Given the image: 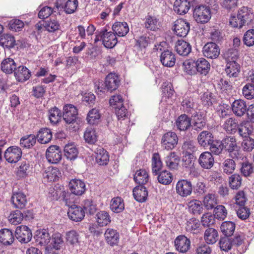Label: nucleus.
Returning <instances> with one entry per match:
<instances>
[{
	"mask_svg": "<svg viewBox=\"0 0 254 254\" xmlns=\"http://www.w3.org/2000/svg\"><path fill=\"white\" fill-rule=\"evenodd\" d=\"M176 251L181 253H186L190 249V241L185 235H179L174 240Z\"/></svg>",
	"mask_w": 254,
	"mask_h": 254,
	"instance_id": "8",
	"label": "nucleus"
},
{
	"mask_svg": "<svg viewBox=\"0 0 254 254\" xmlns=\"http://www.w3.org/2000/svg\"><path fill=\"white\" fill-rule=\"evenodd\" d=\"M111 217L108 212L101 211L96 214V220L99 226L103 227L107 225L111 222Z\"/></svg>",
	"mask_w": 254,
	"mask_h": 254,
	"instance_id": "52",
	"label": "nucleus"
},
{
	"mask_svg": "<svg viewBox=\"0 0 254 254\" xmlns=\"http://www.w3.org/2000/svg\"><path fill=\"white\" fill-rule=\"evenodd\" d=\"M202 52L207 58L216 59L220 54V48L214 42H208L203 46Z\"/></svg>",
	"mask_w": 254,
	"mask_h": 254,
	"instance_id": "10",
	"label": "nucleus"
},
{
	"mask_svg": "<svg viewBox=\"0 0 254 254\" xmlns=\"http://www.w3.org/2000/svg\"><path fill=\"white\" fill-rule=\"evenodd\" d=\"M97 163L99 165H106L109 160L108 152L102 147H98L95 151Z\"/></svg>",
	"mask_w": 254,
	"mask_h": 254,
	"instance_id": "33",
	"label": "nucleus"
},
{
	"mask_svg": "<svg viewBox=\"0 0 254 254\" xmlns=\"http://www.w3.org/2000/svg\"><path fill=\"white\" fill-rule=\"evenodd\" d=\"M236 162L233 159H225L222 163V168L224 173L232 174L236 169Z\"/></svg>",
	"mask_w": 254,
	"mask_h": 254,
	"instance_id": "53",
	"label": "nucleus"
},
{
	"mask_svg": "<svg viewBox=\"0 0 254 254\" xmlns=\"http://www.w3.org/2000/svg\"><path fill=\"white\" fill-rule=\"evenodd\" d=\"M191 119L186 114L179 116L176 120V126L179 130L185 131L191 127Z\"/></svg>",
	"mask_w": 254,
	"mask_h": 254,
	"instance_id": "21",
	"label": "nucleus"
},
{
	"mask_svg": "<svg viewBox=\"0 0 254 254\" xmlns=\"http://www.w3.org/2000/svg\"><path fill=\"white\" fill-rule=\"evenodd\" d=\"M43 27L49 32H54L59 29L60 24L55 19H52L49 17H46L43 19Z\"/></svg>",
	"mask_w": 254,
	"mask_h": 254,
	"instance_id": "49",
	"label": "nucleus"
},
{
	"mask_svg": "<svg viewBox=\"0 0 254 254\" xmlns=\"http://www.w3.org/2000/svg\"><path fill=\"white\" fill-rule=\"evenodd\" d=\"M34 238L36 243L41 246L47 245L51 240V236L48 230L45 229L37 231Z\"/></svg>",
	"mask_w": 254,
	"mask_h": 254,
	"instance_id": "25",
	"label": "nucleus"
},
{
	"mask_svg": "<svg viewBox=\"0 0 254 254\" xmlns=\"http://www.w3.org/2000/svg\"><path fill=\"white\" fill-rule=\"evenodd\" d=\"M237 130L239 135L243 137H248L253 131V126L250 123L241 124Z\"/></svg>",
	"mask_w": 254,
	"mask_h": 254,
	"instance_id": "50",
	"label": "nucleus"
},
{
	"mask_svg": "<svg viewBox=\"0 0 254 254\" xmlns=\"http://www.w3.org/2000/svg\"><path fill=\"white\" fill-rule=\"evenodd\" d=\"M225 71L230 77H236L238 76L240 72V64L236 61H231L228 62L225 68Z\"/></svg>",
	"mask_w": 254,
	"mask_h": 254,
	"instance_id": "34",
	"label": "nucleus"
},
{
	"mask_svg": "<svg viewBox=\"0 0 254 254\" xmlns=\"http://www.w3.org/2000/svg\"><path fill=\"white\" fill-rule=\"evenodd\" d=\"M84 138L88 143L94 144L97 140V135L95 130L91 127L87 128L84 132Z\"/></svg>",
	"mask_w": 254,
	"mask_h": 254,
	"instance_id": "57",
	"label": "nucleus"
},
{
	"mask_svg": "<svg viewBox=\"0 0 254 254\" xmlns=\"http://www.w3.org/2000/svg\"><path fill=\"white\" fill-rule=\"evenodd\" d=\"M113 31L119 36H126L129 31L128 25L126 22H116L112 27Z\"/></svg>",
	"mask_w": 254,
	"mask_h": 254,
	"instance_id": "39",
	"label": "nucleus"
},
{
	"mask_svg": "<svg viewBox=\"0 0 254 254\" xmlns=\"http://www.w3.org/2000/svg\"><path fill=\"white\" fill-rule=\"evenodd\" d=\"M161 21L159 18L156 17H148L146 19L144 25L145 27L150 30H155L159 28Z\"/></svg>",
	"mask_w": 254,
	"mask_h": 254,
	"instance_id": "60",
	"label": "nucleus"
},
{
	"mask_svg": "<svg viewBox=\"0 0 254 254\" xmlns=\"http://www.w3.org/2000/svg\"><path fill=\"white\" fill-rule=\"evenodd\" d=\"M62 115L63 119L66 124H73L77 119V109L72 104L65 105L64 106Z\"/></svg>",
	"mask_w": 254,
	"mask_h": 254,
	"instance_id": "2",
	"label": "nucleus"
},
{
	"mask_svg": "<svg viewBox=\"0 0 254 254\" xmlns=\"http://www.w3.org/2000/svg\"><path fill=\"white\" fill-rule=\"evenodd\" d=\"M120 85L119 77L115 73H109L105 80L104 84L100 86L98 85V92H105L106 91L112 92L115 91Z\"/></svg>",
	"mask_w": 254,
	"mask_h": 254,
	"instance_id": "1",
	"label": "nucleus"
},
{
	"mask_svg": "<svg viewBox=\"0 0 254 254\" xmlns=\"http://www.w3.org/2000/svg\"><path fill=\"white\" fill-rule=\"evenodd\" d=\"M180 162V158L175 152H170L165 158V163L167 168L171 170H177Z\"/></svg>",
	"mask_w": 254,
	"mask_h": 254,
	"instance_id": "32",
	"label": "nucleus"
},
{
	"mask_svg": "<svg viewBox=\"0 0 254 254\" xmlns=\"http://www.w3.org/2000/svg\"><path fill=\"white\" fill-rule=\"evenodd\" d=\"M218 9V4H214L210 8L209 6L204 5L196 6L193 10V16H209L217 14Z\"/></svg>",
	"mask_w": 254,
	"mask_h": 254,
	"instance_id": "11",
	"label": "nucleus"
},
{
	"mask_svg": "<svg viewBox=\"0 0 254 254\" xmlns=\"http://www.w3.org/2000/svg\"><path fill=\"white\" fill-rule=\"evenodd\" d=\"M104 235L107 243L109 245L113 247L118 244L120 236L117 230L108 229Z\"/></svg>",
	"mask_w": 254,
	"mask_h": 254,
	"instance_id": "30",
	"label": "nucleus"
},
{
	"mask_svg": "<svg viewBox=\"0 0 254 254\" xmlns=\"http://www.w3.org/2000/svg\"><path fill=\"white\" fill-rule=\"evenodd\" d=\"M16 41L13 35L10 34H3L0 36V45L3 48L10 49L15 45Z\"/></svg>",
	"mask_w": 254,
	"mask_h": 254,
	"instance_id": "38",
	"label": "nucleus"
},
{
	"mask_svg": "<svg viewBox=\"0 0 254 254\" xmlns=\"http://www.w3.org/2000/svg\"><path fill=\"white\" fill-rule=\"evenodd\" d=\"M185 71L189 75L196 74L195 62L192 60H188L183 63Z\"/></svg>",
	"mask_w": 254,
	"mask_h": 254,
	"instance_id": "61",
	"label": "nucleus"
},
{
	"mask_svg": "<svg viewBox=\"0 0 254 254\" xmlns=\"http://www.w3.org/2000/svg\"><path fill=\"white\" fill-rule=\"evenodd\" d=\"M64 153L67 159L74 160L78 156V151L74 144H68L64 146Z\"/></svg>",
	"mask_w": 254,
	"mask_h": 254,
	"instance_id": "41",
	"label": "nucleus"
},
{
	"mask_svg": "<svg viewBox=\"0 0 254 254\" xmlns=\"http://www.w3.org/2000/svg\"><path fill=\"white\" fill-rule=\"evenodd\" d=\"M13 232L10 229L4 228L0 230V243L5 246L11 245L14 241Z\"/></svg>",
	"mask_w": 254,
	"mask_h": 254,
	"instance_id": "23",
	"label": "nucleus"
},
{
	"mask_svg": "<svg viewBox=\"0 0 254 254\" xmlns=\"http://www.w3.org/2000/svg\"><path fill=\"white\" fill-rule=\"evenodd\" d=\"M183 153L184 154H193L197 150L194 142L188 140L184 142L182 145Z\"/></svg>",
	"mask_w": 254,
	"mask_h": 254,
	"instance_id": "58",
	"label": "nucleus"
},
{
	"mask_svg": "<svg viewBox=\"0 0 254 254\" xmlns=\"http://www.w3.org/2000/svg\"><path fill=\"white\" fill-rule=\"evenodd\" d=\"M133 179L135 183L139 185L146 184L149 180V176L144 169L137 170L134 175Z\"/></svg>",
	"mask_w": 254,
	"mask_h": 254,
	"instance_id": "43",
	"label": "nucleus"
},
{
	"mask_svg": "<svg viewBox=\"0 0 254 254\" xmlns=\"http://www.w3.org/2000/svg\"><path fill=\"white\" fill-rule=\"evenodd\" d=\"M133 195L136 201L142 202L146 200L148 191L146 188L143 185H139L133 189Z\"/></svg>",
	"mask_w": 254,
	"mask_h": 254,
	"instance_id": "28",
	"label": "nucleus"
},
{
	"mask_svg": "<svg viewBox=\"0 0 254 254\" xmlns=\"http://www.w3.org/2000/svg\"><path fill=\"white\" fill-rule=\"evenodd\" d=\"M69 188L71 192L77 195H82L85 191V184L81 180L72 179L69 183Z\"/></svg>",
	"mask_w": 254,
	"mask_h": 254,
	"instance_id": "16",
	"label": "nucleus"
},
{
	"mask_svg": "<svg viewBox=\"0 0 254 254\" xmlns=\"http://www.w3.org/2000/svg\"><path fill=\"white\" fill-rule=\"evenodd\" d=\"M110 208L115 213H120L123 211L125 208L123 200L120 197L113 198L111 201Z\"/></svg>",
	"mask_w": 254,
	"mask_h": 254,
	"instance_id": "48",
	"label": "nucleus"
},
{
	"mask_svg": "<svg viewBox=\"0 0 254 254\" xmlns=\"http://www.w3.org/2000/svg\"><path fill=\"white\" fill-rule=\"evenodd\" d=\"M64 1V0H58L55 3L56 7L54 8L49 6L43 7L39 11L38 16H51L52 14L56 16L58 14H62L60 11L63 8Z\"/></svg>",
	"mask_w": 254,
	"mask_h": 254,
	"instance_id": "9",
	"label": "nucleus"
},
{
	"mask_svg": "<svg viewBox=\"0 0 254 254\" xmlns=\"http://www.w3.org/2000/svg\"><path fill=\"white\" fill-rule=\"evenodd\" d=\"M196 73L206 75L210 69L209 63L204 58H199L195 62Z\"/></svg>",
	"mask_w": 254,
	"mask_h": 254,
	"instance_id": "35",
	"label": "nucleus"
},
{
	"mask_svg": "<svg viewBox=\"0 0 254 254\" xmlns=\"http://www.w3.org/2000/svg\"><path fill=\"white\" fill-rule=\"evenodd\" d=\"M15 237L20 243H27L31 241L32 234L29 227L25 225H21L16 227Z\"/></svg>",
	"mask_w": 254,
	"mask_h": 254,
	"instance_id": "5",
	"label": "nucleus"
},
{
	"mask_svg": "<svg viewBox=\"0 0 254 254\" xmlns=\"http://www.w3.org/2000/svg\"><path fill=\"white\" fill-rule=\"evenodd\" d=\"M36 142V137L34 134H29L22 137L20 140V144L23 148L29 149Z\"/></svg>",
	"mask_w": 254,
	"mask_h": 254,
	"instance_id": "45",
	"label": "nucleus"
},
{
	"mask_svg": "<svg viewBox=\"0 0 254 254\" xmlns=\"http://www.w3.org/2000/svg\"><path fill=\"white\" fill-rule=\"evenodd\" d=\"M100 114L99 111L96 109H92L88 113L87 121L91 125L97 123L100 120Z\"/></svg>",
	"mask_w": 254,
	"mask_h": 254,
	"instance_id": "63",
	"label": "nucleus"
},
{
	"mask_svg": "<svg viewBox=\"0 0 254 254\" xmlns=\"http://www.w3.org/2000/svg\"><path fill=\"white\" fill-rule=\"evenodd\" d=\"M190 29V24L186 21L180 19L175 23L174 30L176 34L180 37H186Z\"/></svg>",
	"mask_w": 254,
	"mask_h": 254,
	"instance_id": "13",
	"label": "nucleus"
},
{
	"mask_svg": "<svg viewBox=\"0 0 254 254\" xmlns=\"http://www.w3.org/2000/svg\"><path fill=\"white\" fill-rule=\"evenodd\" d=\"M17 67V64L11 58L4 59L0 65L1 70L6 74H10L14 72Z\"/></svg>",
	"mask_w": 254,
	"mask_h": 254,
	"instance_id": "26",
	"label": "nucleus"
},
{
	"mask_svg": "<svg viewBox=\"0 0 254 254\" xmlns=\"http://www.w3.org/2000/svg\"><path fill=\"white\" fill-rule=\"evenodd\" d=\"M117 38L114 33L112 32L104 31L103 36V45L107 48H112L117 43Z\"/></svg>",
	"mask_w": 254,
	"mask_h": 254,
	"instance_id": "37",
	"label": "nucleus"
},
{
	"mask_svg": "<svg viewBox=\"0 0 254 254\" xmlns=\"http://www.w3.org/2000/svg\"><path fill=\"white\" fill-rule=\"evenodd\" d=\"M157 175H158L157 180L161 184L168 185L170 184L173 181V175L168 171H160Z\"/></svg>",
	"mask_w": 254,
	"mask_h": 254,
	"instance_id": "46",
	"label": "nucleus"
},
{
	"mask_svg": "<svg viewBox=\"0 0 254 254\" xmlns=\"http://www.w3.org/2000/svg\"><path fill=\"white\" fill-rule=\"evenodd\" d=\"M203 204L207 210L215 208L217 204V199L215 195L209 193L205 196L203 199Z\"/></svg>",
	"mask_w": 254,
	"mask_h": 254,
	"instance_id": "59",
	"label": "nucleus"
},
{
	"mask_svg": "<svg viewBox=\"0 0 254 254\" xmlns=\"http://www.w3.org/2000/svg\"><path fill=\"white\" fill-rule=\"evenodd\" d=\"M36 137L39 143L41 144L48 143L52 139V131L48 128H41L38 132Z\"/></svg>",
	"mask_w": 254,
	"mask_h": 254,
	"instance_id": "29",
	"label": "nucleus"
},
{
	"mask_svg": "<svg viewBox=\"0 0 254 254\" xmlns=\"http://www.w3.org/2000/svg\"><path fill=\"white\" fill-rule=\"evenodd\" d=\"M190 6V3L187 0H176L174 4V10L177 14L183 15L188 12Z\"/></svg>",
	"mask_w": 254,
	"mask_h": 254,
	"instance_id": "27",
	"label": "nucleus"
},
{
	"mask_svg": "<svg viewBox=\"0 0 254 254\" xmlns=\"http://www.w3.org/2000/svg\"><path fill=\"white\" fill-rule=\"evenodd\" d=\"M221 141L223 149L230 153L232 156V153L238 150V146L237 145L236 139L235 137L227 136Z\"/></svg>",
	"mask_w": 254,
	"mask_h": 254,
	"instance_id": "17",
	"label": "nucleus"
},
{
	"mask_svg": "<svg viewBox=\"0 0 254 254\" xmlns=\"http://www.w3.org/2000/svg\"><path fill=\"white\" fill-rule=\"evenodd\" d=\"M192 124L191 127L196 131L203 129L206 125V119L201 113H196L191 116Z\"/></svg>",
	"mask_w": 254,
	"mask_h": 254,
	"instance_id": "18",
	"label": "nucleus"
},
{
	"mask_svg": "<svg viewBox=\"0 0 254 254\" xmlns=\"http://www.w3.org/2000/svg\"><path fill=\"white\" fill-rule=\"evenodd\" d=\"M60 174L58 168L52 167L49 168L43 176L44 178H47L49 181L55 182L59 179Z\"/></svg>",
	"mask_w": 254,
	"mask_h": 254,
	"instance_id": "54",
	"label": "nucleus"
},
{
	"mask_svg": "<svg viewBox=\"0 0 254 254\" xmlns=\"http://www.w3.org/2000/svg\"><path fill=\"white\" fill-rule=\"evenodd\" d=\"M239 125L236 119L230 118L225 121L223 127L226 131L231 134H234L237 132Z\"/></svg>",
	"mask_w": 254,
	"mask_h": 254,
	"instance_id": "42",
	"label": "nucleus"
},
{
	"mask_svg": "<svg viewBox=\"0 0 254 254\" xmlns=\"http://www.w3.org/2000/svg\"><path fill=\"white\" fill-rule=\"evenodd\" d=\"M16 79L20 82H23L28 80L31 76L30 71L25 66H17L14 72Z\"/></svg>",
	"mask_w": 254,
	"mask_h": 254,
	"instance_id": "20",
	"label": "nucleus"
},
{
	"mask_svg": "<svg viewBox=\"0 0 254 254\" xmlns=\"http://www.w3.org/2000/svg\"><path fill=\"white\" fill-rule=\"evenodd\" d=\"M178 138L175 132L169 131L165 133L161 139V146L166 150H172L177 145Z\"/></svg>",
	"mask_w": 254,
	"mask_h": 254,
	"instance_id": "3",
	"label": "nucleus"
},
{
	"mask_svg": "<svg viewBox=\"0 0 254 254\" xmlns=\"http://www.w3.org/2000/svg\"><path fill=\"white\" fill-rule=\"evenodd\" d=\"M21 149L17 146L9 147L5 151L4 157L10 163H17L21 158Z\"/></svg>",
	"mask_w": 254,
	"mask_h": 254,
	"instance_id": "4",
	"label": "nucleus"
},
{
	"mask_svg": "<svg viewBox=\"0 0 254 254\" xmlns=\"http://www.w3.org/2000/svg\"><path fill=\"white\" fill-rule=\"evenodd\" d=\"M176 190L177 194L182 197H187L192 192L191 183L187 180H181L176 184Z\"/></svg>",
	"mask_w": 254,
	"mask_h": 254,
	"instance_id": "6",
	"label": "nucleus"
},
{
	"mask_svg": "<svg viewBox=\"0 0 254 254\" xmlns=\"http://www.w3.org/2000/svg\"><path fill=\"white\" fill-rule=\"evenodd\" d=\"M67 214L71 220L78 222L83 219L85 216V211L81 207L72 205L68 208Z\"/></svg>",
	"mask_w": 254,
	"mask_h": 254,
	"instance_id": "15",
	"label": "nucleus"
},
{
	"mask_svg": "<svg viewBox=\"0 0 254 254\" xmlns=\"http://www.w3.org/2000/svg\"><path fill=\"white\" fill-rule=\"evenodd\" d=\"M198 144L202 147H208L213 143L214 139L213 134L209 131L203 130L197 136Z\"/></svg>",
	"mask_w": 254,
	"mask_h": 254,
	"instance_id": "22",
	"label": "nucleus"
},
{
	"mask_svg": "<svg viewBox=\"0 0 254 254\" xmlns=\"http://www.w3.org/2000/svg\"><path fill=\"white\" fill-rule=\"evenodd\" d=\"M11 201L14 207L19 209L24 208L27 202L26 195L21 192L13 193Z\"/></svg>",
	"mask_w": 254,
	"mask_h": 254,
	"instance_id": "24",
	"label": "nucleus"
},
{
	"mask_svg": "<svg viewBox=\"0 0 254 254\" xmlns=\"http://www.w3.org/2000/svg\"><path fill=\"white\" fill-rule=\"evenodd\" d=\"M64 241L62 234L59 233H56L52 235L51 238V246L56 249V250H60L64 246Z\"/></svg>",
	"mask_w": 254,
	"mask_h": 254,
	"instance_id": "56",
	"label": "nucleus"
},
{
	"mask_svg": "<svg viewBox=\"0 0 254 254\" xmlns=\"http://www.w3.org/2000/svg\"><path fill=\"white\" fill-rule=\"evenodd\" d=\"M189 211L194 215H200L203 213V208L201 202L197 199H193L188 202Z\"/></svg>",
	"mask_w": 254,
	"mask_h": 254,
	"instance_id": "40",
	"label": "nucleus"
},
{
	"mask_svg": "<svg viewBox=\"0 0 254 254\" xmlns=\"http://www.w3.org/2000/svg\"><path fill=\"white\" fill-rule=\"evenodd\" d=\"M198 162L201 168L209 170L213 166L214 159L210 152L205 151L200 155Z\"/></svg>",
	"mask_w": 254,
	"mask_h": 254,
	"instance_id": "12",
	"label": "nucleus"
},
{
	"mask_svg": "<svg viewBox=\"0 0 254 254\" xmlns=\"http://www.w3.org/2000/svg\"><path fill=\"white\" fill-rule=\"evenodd\" d=\"M23 218V214L18 210L12 211L8 216L9 222L14 225L21 223Z\"/></svg>",
	"mask_w": 254,
	"mask_h": 254,
	"instance_id": "55",
	"label": "nucleus"
},
{
	"mask_svg": "<svg viewBox=\"0 0 254 254\" xmlns=\"http://www.w3.org/2000/svg\"><path fill=\"white\" fill-rule=\"evenodd\" d=\"M48 114L50 123L53 125H55L60 122L61 118L63 117L62 112L56 107L50 109Z\"/></svg>",
	"mask_w": 254,
	"mask_h": 254,
	"instance_id": "44",
	"label": "nucleus"
},
{
	"mask_svg": "<svg viewBox=\"0 0 254 254\" xmlns=\"http://www.w3.org/2000/svg\"><path fill=\"white\" fill-rule=\"evenodd\" d=\"M231 107L233 113L238 117L243 116L248 110L246 102L242 99L235 100Z\"/></svg>",
	"mask_w": 254,
	"mask_h": 254,
	"instance_id": "19",
	"label": "nucleus"
},
{
	"mask_svg": "<svg viewBox=\"0 0 254 254\" xmlns=\"http://www.w3.org/2000/svg\"><path fill=\"white\" fill-rule=\"evenodd\" d=\"M204 237L207 244H213L218 239V234L215 229L208 228L205 231Z\"/></svg>",
	"mask_w": 254,
	"mask_h": 254,
	"instance_id": "47",
	"label": "nucleus"
},
{
	"mask_svg": "<svg viewBox=\"0 0 254 254\" xmlns=\"http://www.w3.org/2000/svg\"><path fill=\"white\" fill-rule=\"evenodd\" d=\"M235 227V224L234 222L225 221L222 223L220 228L224 235L226 236L230 237L233 234Z\"/></svg>",
	"mask_w": 254,
	"mask_h": 254,
	"instance_id": "51",
	"label": "nucleus"
},
{
	"mask_svg": "<svg viewBox=\"0 0 254 254\" xmlns=\"http://www.w3.org/2000/svg\"><path fill=\"white\" fill-rule=\"evenodd\" d=\"M240 172L242 174L246 177L251 176L254 173L253 164L248 161L243 162L240 168Z\"/></svg>",
	"mask_w": 254,
	"mask_h": 254,
	"instance_id": "62",
	"label": "nucleus"
},
{
	"mask_svg": "<svg viewBox=\"0 0 254 254\" xmlns=\"http://www.w3.org/2000/svg\"><path fill=\"white\" fill-rule=\"evenodd\" d=\"M163 167V163L158 153L153 154L151 159V169L153 175H157L161 171Z\"/></svg>",
	"mask_w": 254,
	"mask_h": 254,
	"instance_id": "36",
	"label": "nucleus"
},
{
	"mask_svg": "<svg viewBox=\"0 0 254 254\" xmlns=\"http://www.w3.org/2000/svg\"><path fill=\"white\" fill-rule=\"evenodd\" d=\"M62 156L61 150L57 145H51L46 150V158L52 164L59 163L62 159Z\"/></svg>",
	"mask_w": 254,
	"mask_h": 254,
	"instance_id": "7",
	"label": "nucleus"
},
{
	"mask_svg": "<svg viewBox=\"0 0 254 254\" xmlns=\"http://www.w3.org/2000/svg\"><path fill=\"white\" fill-rule=\"evenodd\" d=\"M175 49L180 55L187 56L190 53L191 47L188 42L180 40L177 42Z\"/></svg>",
	"mask_w": 254,
	"mask_h": 254,
	"instance_id": "31",
	"label": "nucleus"
},
{
	"mask_svg": "<svg viewBox=\"0 0 254 254\" xmlns=\"http://www.w3.org/2000/svg\"><path fill=\"white\" fill-rule=\"evenodd\" d=\"M243 95L247 99L254 98V84L250 83L246 84L242 89Z\"/></svg>",
	"mask_w": 254,
	"mask_h": 254,
	"instance_id": "64",
	"label": "nucleus"
},
{
	"mask_svg": "<svg viewBox=\"0 0 254 254\" xmlns=\"http://www.w3.org/2000/svg\"><path fill=\"white\" fill-rule=\"evenodd\" d=\"M160 61L162 65L166 67H173L176 63L175 54L169 50L162 52L160 56Z\"/></svg>",
	"mask_w": 254,
	"mask_h": 254,
	"instance_id": "14",
	"label": "nucleus"
}]
</instances>
